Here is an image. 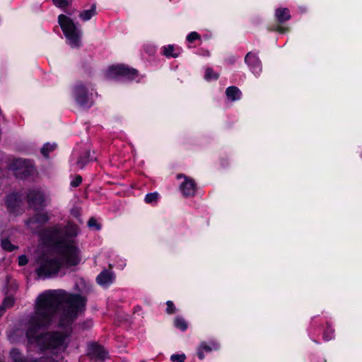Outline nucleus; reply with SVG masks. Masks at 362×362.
<instances>
[{
	"label": "nucleus",
	"instance_id": "1",
	"mask_svg": "<svg viewBox=\"0 0 362 362\" xmlns=\"http://www.w3.org/2000/svg\"><path fill=\"white\" fill-rule=\"evenodd\" d=\"M86 299L63 290H49L39 295L26 330L28 343L54 354L65 350L71 325L85 309Z\"/></svg>",
	"mask_w": 362,
	"mask_h": 362
},
{
	"label": "nucleus",
	"instance_id": "2",
	"mask_svg": "<svg viewBox=\"0 0 362 362\" xmlns=\"http://www.w3.org/2000/svg\"><path fill=\"white\" fill-rule=\"evenodd\" d=\"M62 262L57 253L50 252L41 255L35 262V272L40 278H52L58 274Z\"/></svg>",
	"mask_w": 362,
	"mask_h": 362
},
{
	"label": "nucleus",
	"instance_id": "3",
	"mask_svg": "<svg viewBox=\"0 0 362 362\" xmlns=\"http://www.w3.org/2000/svg\"><path fill=\"white\" fill-rule=\"evenodd\" d=\"M58 23L66 37V43L72 48L81 45L82 31L69 16L61 14L58 16Z\"/></svg>",
	"mask_w": 362,
	"mask_h": 362
},
{
	"label": "nucleus",
	"instance_id": "4",
	"mask_svg": "<svg viewBox=\"0 0 362 362\" xmlns=\"http://www.w3.org/2000/svg\"><path fill=\"white\" fill-rule=\"evenodd\" d=\"M57 255L63 264L68 266H75L81 261L79 249L74 241L62 240L57 243Z\"/></svg>",
	"mask_w": 362,
	"mask_h": 362
},
{
	"label": "nucleus",
	"instance_id": "5",
	"mask_svg": "<svg viewBox=\"0 0 362 362\" xmlns=\"http://www.w3.org/2000/svg\"><path fill=\"white\" fill-rule=\"evenodd\" d=\"M78 232L79 230L76 225L68 223L63 230L59 227H54L45 231L42 237L47 242L59 243L62 240H66V238L76 237Z\"/></svg>",
	"mask_w": 362,
	"mask_h": 362
},
{
	"label": "nucleus",
	"instance_id": "6",
	"mask_svg": "<svg viewBox=\"0 0 362 362\" xmlns=\"http://www.w3.org/2000/svg\"><path fill=\"white\" fill-rule=\"evenodd\" d=\"M92 85L89 83L77 82L73 87V95L81 105H89L92 99Z\"/></svg>",
	"mask_w": 362,
	"mask_h": 362
},
{
	"label": "nucleus",
	"instance_id": "7",
	"mask_svg": "<svg viewBox=\"0 0 362 362\" xmlns=\"http://www.w3.org/2000/svg\"><path fill=\"white\" fill-rule=\"evenodd\" d=\"M137 76L135 69H130L124 64H117L110 66L106 71V76L108 78H117L124 77L133 80Z\"/></svg>",
	"mask_w": 362,
	"mask_h": 362
},
{
	"label": "nucleus",
	"instance_id": "8",
	"mask_svg": "<svg viewBox=\"0 0 362 362\" xmlns=\"http://www.w3.org/2000/svg\"><path fill=\"white\" fill-rule=\"evenodd\" d=\"M177 178L178 180L183 179L179 186L182 194L185 197H194L197 192L195 181L192 178L182 174L177 175Z\"/></svg>",
	"mask_w": 362,
	"mask_h": 362
},
{
	"label": "nucleus",
	"instance_id": "9",
	"mask_svg": "<svg viewBox=\"0 0 362 362\" xmlns=\"http://www.w3.org/2000/svg\"><path fill=\"white\" fill-rule=\"evenodd\" d=\"M16 176L23 177L30 175L33 170V164L23 158L15 160L13 164Z\"/></svg>",
	"mask_w": 362,
	"mask_h": 362
},
{
	"label": "nucleus",
	"instance_id": "10",
	"mask_svg": "<svg viewBox=\"0 0 362 362\" xmlns=\"http://www.w3.org/2000/svg\"><path fill=\"white\" fill-rule=\"evenodd\" d=\"M16 176L23 177L30 175L33 170V164L23 158L15 160L13 164Z\"/></svg>",
	"mask_w": 362,
	"mask_h": 362
},
{
	"label": "nucleus",
	"instance_id": "11",
	"mask_svg": "<svg viewBox=\"0 0 362 362\" xmlns=\"http://www.w3.org/2000/svg\"><path fill=\"white\" fill-rule=\"evenodd\" d=\"M245 63L255 76H259L262 72V64L257 54L249 52L245 58Z\"/></svg>",
	"mask_w": 362,
	"mask_h": 362
},
{
	"label": "nucleus",
	"instance_id": "12",
	"mask_svg": "<svg viewBox=\"0 0 362 362\" xmlns=\"http://www.w3.org/2000/svg\"><path fill=\"white\" fill-rule=\"evenodd\" d=\"M28 202L32 206L42 204L45 199V194L40 189H34L29 192L28 194Z\"/></svg>",
	"mask_w": 362,
	"mask_h": 362
},
{
	"label": "nucleus",
	"instance_id": "13",
	"mask_svg": "<svg viewBox=\"0 0 362 362\" xmlns=\"http://www.w3.org/2000/svg\"><path fill=\"white\" fill-rule=\"evenodd\" d=\"M48 220V216L45 214H38L32 218H30L28 222L27 225L28 227L33 231H37V229L41 227V226L47 222Z\"/></svg>",
	"mask_w": 362,
	"mask_h": 362
},
{
	"label": "nucleus",
	"instance_id": "14",
	"mask_svg": "<svg viewBox=\"0 0 362 362\" xmlns=\"http://www.w3.org/2000/svg\"><path fill=\"white\" fill-rule=\"evenodd\" d=\"M115 279V275L111 271H103L97 277V282L102 286H110Z\"/></svg>",
	"mask_w": 362,
	"mask_h": 362
},
{
	"label": "nucleus",
	"instance_id": "15",
	"mask_svg": "<svg viewBox=\"0 0 362 362\" xmlns=\"http://www.w3.org/2000/svg\"><path fill=\"white\" fill-rule=\"evenodd\" d=\"M218 348V344L214 342H211L210 344H207L205 342H203L200 344L199 348L198 349L197 355L200 359H203L204 358L205 352H210L212 350H216Z\"/></svg>",
	"mask_w": 362,
	"mask_h": 362
},
{
	"label": "nucleus",
	"instance_id": "16",
	"mask_svg": "<svg viewBox=\"0 0 362 362\" xmlns=\"http://www.w3.org/2000/svg\"><path fill=\"white\" fill-rule=\"evenodd\" d=\"M97 14L95 4L91 5L90 8L83 10L79 13V18L82 21H88Z\"/></svg>",
	"mask_w": 362,
	"mask_h": 362
},
{
	"label": "nucleus",
	"instance_id": "17",
	"mask_svg": "<svg viewBox=\"0 0 362 362\" xmlns=\"http://www.w3.org/2000/svg\"><path fill=\"white\" fill-rule=\"evenodd\" d=\"M228 99L231 101H235L240 99L241 92L235 86H230L226 89V91Z\"/></svg>",
	"mask_w": 362,
	"mask_h": 362
},
{
	"label": "nucleus",
	"instance_id": "18",
	"mask_svg": "<svg viewBox=\"0 0 362 362\" xmlns=\"http://www.w3.org/2000/svg\"><path fill=\"white\" fill-rule=\"evenodd\" d=\"M275 16L279 22L283 23L291 18V15L288 8H279L276 9Z\"/></svg>",
	"mask_w": 362,
	"mask_h": 362
},
{
	"label": "nucleus",
	"instance_id": "19",
	"mask_svg": "<svg viewBox=\"0 0 362 362\" xmlns=\"http://www.w3.org/2000/svg\"><path fill=\"white\" fill-rule=\"evenodd\" d=\"M91 354L93 356L103 359V360L105 359L107 356V352L104 349V347L98 346V345H94L92 347Z\"/></svg>",
	"mask_w": 362,
	"mask_h": 362
},
{
	"label": "nucleus",
	"instance_id": "20",
	"mask_svg": "<svg viewBox=\"0 0 362 362\" xmlns=\"http://www.w3.org/2000/svg\"><path fill=\"white\" fill-rule=\"evenodd\" d=\"M160 195L158 192H154L148 193L144 197V202L147 204L156 206L160 199Z\"/></svg>",
	"mask_w": 362,
	"mask_h": 362
},
{
	"label": "nucleus",
	"instance_id": "21",
	"mask_svg": "<svg viewBox=\"0 0 362 362\" xmlns=\"http://www.w3.org/2000/svg\"><path fill=\"white\" fill-rule=\"evenodd\" d=\"M163 54L167 57H177L180 52H176L174 46L168 45L163 47Z\"/></svg>",
	"mask_w": 362,
	"mask_h": 362
},
{
	"label": "nucleus",
	"instance_id": "22",
	"mask_svg": "<svg viewBox=\"0 0 362 362\" xmlns=\"http://www.w3.org/2000/svg\"><path fill=\"white\" fill-rule=\"evenodd\" d=\"M174 325L176 328L181 331H185L187 329V323L182 317H177L174 320Z\"/></svg>",
	"mask_w": 362,
	"mask_h": 362
},
{
	"label": "nucleus",
	"instance_id": "23",
	"mask_svg": "<svg viewBox=\"0 0 362 362\" xmlns=\"http://www.w3.org/2000/svg\"><path fill=\"white\" fill-rule=\"evenodd\" d=\"M218 76V74L214 72L211 68H207L205 70L204 78L206 81L216 80Z\"/></svg>",
	"mask_w": 362,
	"mask_h": 362
},
{
	"label": "nucleus",
	"instance_id": "24",
	"mask_svg": "<svg viewBox=\"0 0 362 362\" xmlns=\"http://www.w3.org/2000/svg\"><path fill=\"white\" fill-rule=\"evenodd\" d=\"M56 146L54 144H46L41 148V153L45 157H47L49 153L54 150Z\"/></svg>",
	"mask_w": 362,
	"mask_h": 362
},
{
	"label": "nucleus",
	"instance_id": "25",
	"mask_svg": "<svg viewBox=\"0 0 362 362\" xmlns=\"http://www.w3.org/2000/svg\"><path fill=\"white\" fill-rule=\"evenodd\" d=\"M86 156H87V158L86 160H83V158L82 157H81L78 160V161H77V166L79 168H83L87 162H88L89 160H93L94 158L93 157L89 158L90 157V152H87L86 153Z\"/></svg>",
	"mask_w": 362,
	"mask_h": 362
},
{
	"label": "nucleus",
	"instance_id": "26",
	"mask_svg": "<svg viewBox=\"0 0 362 362\" xmlns=\"http://www.w3.org/2000/svg\"><path fill=\"white\" fill-rule=\"evenodd\" d=\"M186 356L184 354H173L170 356V361L172 362H185Z\"/></svg>",
	"mask_w": 362,
	"mask_h": 362
},
{
	"label": "nucleus",
	"instance_id": "27",
	"mask_svg": "<svg viewBox=\"0 0 362 362\" xmlns=\"http://www.w3.org/2000/svg\"><path fill=\"white\" fill-rule=\"evenodd\" d=\"M144 48L146 52H148L149 54H153L156 51V47L151 43V42H146L144 45Z\"/></svg>",
	"mask_w": 362,
	"mask_h": 362
},
{
	"label": "nucleus",
	"instance_id": "28",
	"mask_svg": "<svg viewBox=\"0 0 362 362\" xmlns=\"http://www.w3.org/2000/svg\"><path fill=\"white\" fill-rule=\"evenodd\" d=\"M334 330L331 327L328 326L324 333L323 337L327 341L331 340L334 337Z\"/></svg>",
	"mask_w": 362,
	"mask_h": 362
},
{
	"label": "nucleus",
	"instance_id": "29",
	"mask_svg": "<svg viewBox=\"0 0 362 362\" xmlns=\"http://www.w3.org/2000/svg\"><path fill=\"white\" fill-rule=\"evenodd\" d=\"M52 1L59 8H64L71 4V0H52Z\"/></svg>",
	"mask_w": 362,
	"mask_h": 362
},
{
	"label": "nucleus",
	"instance_id": "30",
	"mask_svg": "<svg viewBox=\"0 0 362 362\" xmlns=\"http://www.w3.org/2000/svg\"><path fill=\"white\" fill-rule=\"evenodd\" d=\"M1 246L4 250H8V251H12L15 248V246L13 245L11 243V242L7 239L1 240Z\"/></svg>",
	"mask_w": 362,
	"mask_h": 362
},
{
	"label": "nucleus",
	"instance_id": "31",
	"mask_svg": "<svg viewBox=\"0 0 362 362\" xmlns=\"http://www.w3.org/2000/svg\"><path fill=\"white\" fill-rule=\"evenodd\" d=\"M88 226L89 228H93L95 230H99L100 228L99 224H98L96 220L94 218H91L89 219V221L88 222Z\"/></svg>",
	"mask_w": 362,
	"mask_h": 362
},
{
	"label": "nucleus",
	"instance_id": "32",
	"mask_svg": "<svg viewBox=\"0 0 362 362\" xmlns=\"http://www.w3.org/2000/svg\"><path fill=\"white\" fill-rule=\"evenodd\" d=\"M199 38V35L196 32H192L187 36V40L189 42H192L193 41Z\"/></svg>",
	"mask_w": 362,
	"mask_h": 362
},
{
	"label": "nucleus",
	"instance_id": "33",
	"mask_svg": "<svg viewBox=\"0 0 362 362\" xmlns=\"http://www.w3.org/2000/svg\"><path fill=\"white\" fill-rule=\"evenodd\" d=\"M166 305H167L166 312L168 314L173 313L175 310V307L174 304L173 303V302L169 300L167 302Z\"/></svg>",
	"mask_w": 362,
	"mask_h": 362
},
{
	"label": "nucleus",
	"instance_id": "34",
	"mask_svg": "<svg viewBox=\"0 0 362 362\" xmlns=\"http://www.w3.org/2000/svg\"><path fill=\"white\" fill-rule=\"evenodd\" d=\"M82 182V177L81 176H77L76 178L71 181V185L73 187H78Z\"/></svg>",
	"mask_w": 362,
	"mask_h": 362
},
{
	"label": "nucleus",
	"instance_id": "35",
	"mask_svg": "<svg viewBox=\"0 0 362 362\" xmlns=\"http://www.w3.org/2000/svg\"><path fill=\"white\" fill-rule=\"evenodd\" d=\"M28 263V258L25 255H21L18 258V264L20 266L25 265Z\"/></svg>",
	"mask_w": 362,
	"mask_h": 362
},
{
	"label": "nucleus",
	"instance_id": "36",
	"mask_svg": "<svg viewBox=\"0 0 362 362\" xmlns=\"http://www.w3.org/2000/svg\"><path fill=\"white\" fill-rule=\"evenodd\" d=\"M13 303V299L10 298H8L5 299V300L4 302V305L6 307H9V306L12 305Z\"/></svg>",
	"mask_w": 362,
	"mask_h": 362
},
{
	"label": "nucleus",
	"instance_id": "37",
	"mask_svg": "<svg viewBox=\"0 0 362 362\" xmlns=\"http://www.w3.org/2000/svg\"><path fill=\"white\" fill-rule=\"evenodd\" d=\"M287 29L286 28H284L283 27H281V26H278L277 28H276V30L279 33H284L286 30Z\"/></svg>",
	"mask_w": 362,
	"mask_h": 362
},
{
	"label": "nucleus",
	"instance_id": "38",
	"mask_svg": "<svg viewBox=\"0 0 362 362\" xmlns=\"http://www.w3.org/2000/svg\"><path fill=\"white\" fill-rule=\"evenodd\" d=\"M15 197V195H11V196H9V197H8V199H7V204H8V205L9 206H11V202H10V201H11V199L13 197Z\"/></svg>",
	"mask_w": 362,
	"mask_h": 362
},
{
	"label": "nucleus",
	"instance_id": "39",
	"mask_svg": "<svg viewBox=\"0 0 362 362\" xmlns=\"http://www.w3.org/2000/svg\"><path fill=\"white\" fill-rule=\"evenodd\" d=\"M204 55L205 56H209V52L208 51H206L205 53H204Z\"/></svg>",
	"mask_w": 362,
	"mask_h": 362
},
{
	"label": "nucleus",
	"instance_id": "40",
	"mask_svg": "<svg viewBox=\"0 0 362 362\" xmlns=\"http://www.w3.org/2000/svg\"><path fill=\"white\" fill-rule=\"evenodd\" d=\"M3 313V308H0V315H1Z\"/></svg>",
	"mask_w": 362,
	"mask_h": 362
},
{
	"label": "nucleus",
	"instance_id": "41",
	"mask_svg": "<svg viewBox=\"0 0 362 362\" xmlns=\"http://www.w3.org/2000/svg\"><path fill=\"white\" fill-rule=\"evenodd\" d=\"M92 325V322H88V326H91Z\"/></svg>",
	"mask_w": 362,
	"mask_h": 362
}]
</instances>
